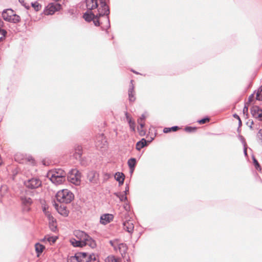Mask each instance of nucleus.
<instances>
[{
  "label": "nucleus",
  "instance_id": "f257e3e1",
  "mask_svg": "<svg viewBox=\"0 0 262 262\" xmlns=\"http://www.w3.org/2000/svg\"><path fill=\"white\" fill-rule=\"evenodd\" d=\"M86 6L87 11L83 14V18L88 22L91 21L94 18H98L104 14H110L108 12H105L104 7L99 6L97 0H86Z\"/></svg>",
  "mask_w": 262,
  "mask_h": 262
},
{
  "label": "nucleus",
  "instance_id": "f03ea898",
  "mask_svg": "<svg viewBox=\"0 0 262 262\" xmlns=\"http://www.w3.org/2000/svg\"><path fill=\"white\" fill-rule=\"evenodd\" d=\"M68 262H99L96 256L93 254H89L85 252H79L75 255L70 257Z\"/></svg>",
  "mask_w": 262,
  "mask_h": 262
},
{
  "label": "nucleus",
  "instance_id": "7ed1b4c3",
  "mask_svg": "<svg viewBox=\"0 0 262 262\" xmlns=\"http://www.w3.org/2000/svg\"><path fill=\"white\" fill-rule=\"evenodd\" d=\"M56 197L59 202L69 204L74 200V195L68 189H63L57 193Z\"/></svg>",
  "mask_w": 262,
  "mask_h": 262
},
{
  "label": "nucleus",
  "instance_id": "20e7f679",
  "mask_svg": "<svg viewBox=\"0 0 262 262\" xmlns=\"http://www.w3.org/2000/svg\"><path fill=\"white\" fill-rule=\"evenodd\" d=\"M21 209L23 212H29L31 209V206L33 204L32 200L27 196L21 195L20 196Z\"/></svg>",
  "mask_w": 262,
  "mask_h": 262
},
{
  "label": "nucleus",
  "instance_id": "39448f33",
  "mask_svg": "<svg viewBox=\"0 0 262 262\" xmlns=\"http://www.w3.org/2000/svg\"><path fill=\"white\" fill-rule=\"evenodd\" d=\"M68 178L71 183L78 185L80 182L81 173L76 169H73L70 171Z\"/></svg>",
  "mask_w": 262,
  "mask_h": 262
},
{
  "label": "nucleus",
  "instance_id": "423d86ee",
  "mask_svg": "<svg viewBox=\"0 0 262 262\" xmlns=\"http://www.w3.org/2000/svg\"><path fill=\"white\" fill-rule=\"evenodd\" d=\"M26 187L34 189L38 188L41 185V182L37 178H32L25 181L24 183Z\"/></svg>",
  "mask_w": 262,
  "mask_h": 262
},
{
  "label": "nucleus",
  "instance_id": "0eeeda50",
  "mask_svg": "<svg viewBox=\"0 0 262 262\" xmlns=\"http://www.w3.org/2000/svg\"><path fill=\"white\" fill-rule=\"evenodd\" d=\"M61 5L58 4H51L49 5L45 11V13L46 15H52L55 11L59 10L60 9Z\"/></svg>",
  "mask_w": 262,
  "mask_h": 262
},
{
  "label": "nucleus",
  "instance_id": "6e6552de",
  "mask_svg": "<svg viewBox=\"0 0 262 262\" xmlns=\"http://www.w3.org/2000/svg\"><path fill=\"white\" fill-rule=\"evenodd\" d=\"M50 180L56 185L61 184L66 181V178L58 175H54L53 173L49 172L48 174Z\"/></svg>",
  "mask_w": 262,
  "mask_h": 262
},
{
  "label": "nucleus",
  "instance_id": "1a4fd4ad",
  "mask_svg": "<svg viewBox=\"0 0 262 262\" xmlns=\"http://www.w3.org/2000/svg\"><path fill=\"white\" fill-rule=\"evenodd\" d=\"M251 113L254 118L257 119L259 121H262V110L258 106H252L251 108Z\"/></svg>",
  "mask_w": 262,
  "mask_h": 262
},
{
  "label": "nucleus",
  "instance_id": "9d476101",
  "mask_svg": "<svg viewBox=\"0 0 262 262\" xmlns=\"http://www.w3.org/2000/svg\"><path fill=\"white\" fill-rule=\"evenodd\" d=\"M133 82V80H130L129 87L128 90L129 101L130 102H134L136 100L135 92L134 90Z\"/></svg>",
  "mask_w": 262,
  "mask_h": 262
},
{
  "label": "nucleus",
  "instance_id": "9b49d317",
  "mask_svg": "<svg viewBox=\"0 0 262 262\" xmlns=\"http://www.w3.org/2000/svg\"><path fill=\"white\" fill-rule=\"evenodd\" d=\"M108 15L109 14H104L103 16H100V17H102V19H101V27L103 30H106L110 27Z\"/></svg>",
  "mask_w": 262,
  "mask_h": 262
},
{
  "label": "nucleus",
  "instance_id": "f8f14e48",
  "mask_svg": "<svg viewBox=\"0 0 262 262\" xmlns=\"http://www.w3.org/2000/svg\"><path fill=\"white\" fill-rule=\"evenodd\" d=\"M96 146L98 148H102L106 145V141L103 134L99 135L96 138Z\"/></svg>",
  "mask_w": 262,
  "mask_h": 262
},
{
  "label": "nucleus",
  "instance_id": "ddd939ff",
  "mask_svg": "<svg viewBox=\"0 0 262 262\" xmlns=\"http://www.w3.org/2000/svg\"><path fill=\"white\" fill-rule=\"evenodd\" d=\"M114 216L109 213L102 214L100 218V223L103 225H106L113 221Z\"/></svg>",
  "mask_w": 262,
  "mask_h": 262
},
{
  "label": "nucleus",
  "instance_id": "4468645a",
  "mask_svg": "<svg viewBox=\"0 0 262 262\" xmlns=\"http://www.w3.org/2000/svg\"><path fill=\"white\" fill-rule=\"evenodd\" d=\"M124 229L128 233H132L134 231V225L133 221L128 220L123 224Z\"/></svg>",
  "mask_w": 262,
  "mask_h": 262
},
{
  "label": "nucleus",
  "instance_id": "2eb2a0df",
  "mask_svg": "<svg viewBox=\"0 0 262 262\" xmlns=\"http://www.w3.org/2000/svg\"><path fill=\"white\" fill-rule=\"evenodd\" d=\"M74 235H75L76 239L82 242H84L85 239L89 237L88 234H87L85 232L80 230L75 231Z\"/></svg>",
  "mask_w": 262,
  "mask_h": 262
},
{
  "label": "nucleus",
  "instance_id": "dca6fc26",
  "mask_svg": "<svg viewBox=\"0 0 262 262\" xmlns=\"http://www.w3.org/2000/svg\"><path fill=\"white\" fill-rule=\"evenodd\" d=\"M14 11L12 9H6L3 11L2 15L3 18L7 21H9Z\"/></svg>",
  "mask_w": 262,
  "mask_h": 262
},
{
  "label": "nucleus",
  "instance_id": "f3484780",
  "mask_svg": "<svg viewBox=\"0 0 262 262\" xmlns=\"http://www.w3.org/2000/svg\"><path fill=\"white\" fill-rule=\"evenodd\" d=\"M127 249L128 247L126 244L124 243H119L117 248V251H118L119 252L122 257H125Z\"/></svg>",
  "mask_w": 262,
  "mask_h": 262
},
{
  "label": "nucleus",
  "instance_id": "a211bd4d",
  "mask_svg": "<svg viewBox=\"0 0 262 262\" xmlns=\"http://www.w3.org/2000/svg\"><path fill=\"white\" fill-rule=\"evenodd\" d=\"M56 210L59 214L64 216H67L69 215V211L64 205H61L59 206L56 205Z\"/></svg>",
  "mask_w": 262,
  "mask_h": 262
},
{
  "label": "nucleus",
  "instance_id": "6ab92c4d",
  "mask_svg": "<svg viewBox=\"0 0 262 262\" xmlns=\"http://www.w3.org/2000/svg\"><path fill=\"white\" fill-rule=\"evenodd\" d=\"M71 244L75 247H82L85 246V243L76 238H72L70 240Z\"/></svg>",
  "mask_w": 262,
  "mask_h": 262
},
{
  "label": "nucleus",
  "instance_id": "aec40b11",
  "mask_svg": "<svg viewBox=\"0 0 262 262\" xmlns=\"http://www.w3.org/2000/svg\"><path fill=\"white\" fill-rule=\"evenodd\" d=\"M98 2L100 3V5L101 6V7H104V9H105V12L110 13V7L108 6V4L110 2V0H97V3H98Z\"/></svg>",
  "mask_w": 262,
  "mask_h": 262
},
{
  "label": "nucleus",
  "instance_id": "412c9836",
  "mask_svg": "<svg viewBox=\"0 0 262 262\" xmlns=\"http://www.w3.org/2000/svg\"><path fill=\"white\" fill-rule=\"evenodd\" d=\"M136 162V159L134 158H132L128 160L127 164L129 168L130 173L133 172V171H134Z\"/></svg>",
  "mask_w": 262,
  "mask_h": 262
},
{
  "label": "nucleus",
  "instance_id": "4be33fe9",
  "mask_svg": "<svg viewBox=\"0 0 262 262\" xmlns=\"http://www.w3.org/2000/svg\"><path fill=\"white\" fill-rule=\"evenodd\" d=\"M82 155V148L81 146H78L75 148V153L73 154V157L76 159L79 160L81 158V156Z\"/></svg>",
  "mask_w": 262,
  "mask_h": 262
},
{
  "label": "nucleus",
  "instance_id": "5701e85b",
  "mask_svg": "<svg viewBox=\"0 0 262 262\" xmlns=\"http://www.w3.org/2000/svg\"><path fill=\"white\" fill-rule=\"evenodd\" d=\"M84 242L85 243V246L88 245L92 248H94L96 247V243L95 241L89 235V237L86 238Z\"/></svg>",
  "mask_w": 262,
  "mask_h": 262
},
{
  "label": "nucleus",
  "instance_id": "b1692460",
  "mask_svg": "<svg viewBox=\"0 0 262 262\" xmlns=\"http://www.w3.org/2000/svg\"><path fill=\"white\" fill-rule=\"evenodd\" d=\"M49 172H51V173H53L54 175H58L59 176L65 178L67 176L66 172L60 168L56 169L54 170L50 171Z\"/></svg>",
  "mask_w": 262,
  "mask_h": 262
},
{
  "label": "nucleus",
  "instance_id": "393cba45",
  "mask_svg": "<svg viewBox=\"0 0 262 262\" xmlns=\"http://www.w3.org/2000/svg\"><path fill=\"white\" fill-rule=\"evenodd\" d=\"M20 21V17L18 15H17L15 13H14V12H13L8 22L13 24H17L19 23Z\"/></svg>",
  "mask_w": 262,
  "mask_h": 262
},
{
  "label": "nucleus",
  "instance_id": "a878e982",
  "mask_svg": "<svg viewBox=\"0 0 262 262\" xmlns=\"http://www.w3.org/2000/svg\"><path fill=\"white\" fill-rule=\"evenodd\" d=\"M49 227L53 232H56L57 230V223L56 219L52 218L51 220L49 221Z\"/></svg>",
  "mask_w": 262,
  "mask_h": 262
},
{
  "label": "nucleus",
  "instance_id": "bb28decb",
  "mask_svg": "<svg viewBox=\"0 0 262 262\" xmlns=\"http://www.w3.org/2000/svg\"><path fill=\"white\" fill-rule=\"evenodd\" d=\"M120 258L115 256L114 255H110L105 259V262H121Z\"/></svg>",
  "mask_w": 262,
  "mask_h": 262
},
{
  "label": "nucleus",
  "instance_id": "cd10ccee",
  "mask_svg": "<svg viewBox=\"0 0 262 262\" xmlns=\"http://www.w3.org/2000/svg\"><path fill=\"white\" fill-rule=\"evenodd\" d=\"M146 140L143 138L140 141H138L136 145V148L138 150H140L141 148L146 145Z\"/></svg>",
  "mask_w": 262,
  "mask_h": 262
},
{
  "label": "nucleus",
  "instance_id": "c85d7f7f",
  "mask_svg": "<svg viewBox=\"0 0 262 262\" xmlns=\"http://www.w3.org/2000/svg\"><path fill=\"white\" fill-rule=\"evenodd\" d=\"M125 116L127 120H128V124L129 125V127L130 129L134 131L135 129V122L134 121H133L131 118L128 115L127 113H125Z\"/></svg>",
  "mask_w": 262,
  "mask_h": 262
},
{
  "label": "nucleus",
  "instance_id": "c756f323",
  "mask_svg": "<svg viewBox=\"0 0 262 262\" xmlns=\"http://www.w3.org/2000/svg\"><path fill=\"white\" fill-rule=\"evenodd\" d=\"M35 250L38 255L43 252V249L45 248V246L39 243L35 244Z\"/></svg>",
  "mask_w": 262,
  "mask_h": 262
},
{
  "label": "nucleus",
  "instance_id": "7c9ffc66",
  "mask_svg": "<svg viewBox=\"0 0 262 262\" xmlns=\"http://www.w3.org/2000/svg\"><path fill=\"white\" fill-rule=\"evenodd\" d=\"M115 195L118 197L121 202L127 201V197L125 194H122L120 192H116Z\"/></svg>",
  "mask_w": 262,
  "mask_h": 262
},
{
  "label": "nucleus",
  "instance_id": "2f4dec72",
  "mask_svg": "<svg viewBox=\"0 0 262 262\" xmlns=\"http://www.w3.org/2000/svg\"><path fill=\"white\" fill-rule=\"evenodd\" d=\"M110 244L113 247L114 250L116 252H117V248H118V245L119 244V240L117 239H114V240H113V241H110Z\"/></svg>",
  "mask_w": 262,
  "mask_h": 262
},
{
  "label": "nucleus",
  "instance_id": "473e14b6",
  "mask_svg": "<svg viewBox=\"0 0 262 262\" xmlns=\"http://www.w3.org/2000/svg\"><path fill=\"white\" fill-rule=\"evenodd\" d=\"M179 129L178 126H174L171 127H165L163 129V132L165 133H169L171 131L176 132Z\"/></svg>",
  "mask_w": 262,
  "mask_h": 262
},
{
  "label": "nucleus",
  "instance_id": "72a5a7b5",
  "mask_svg": "<svg viewBox=\"0 0 262 262\" xmlns=\"http://www.w3.org/2000/svg\"><path fill=\"white\" fill-rule=\"evenodd\" d=\"M57 239V237L56 236H45L43 239V241H47L50 244L54 243L56 239Z\"/></svg>",
  "mask_w": 262,
  "mask_h": 262
},
{
  "label": "nucleus",
  "instance_id": "f704fd0d",
  "mask_svg": "<svg viewBox=\"0 0 262 262\" xmlns=\"http://www.w3.org/2000/svg\"><path fill=\"white\" fill-rule=\"evenodd\" d=\"M31 6L34 8L36 11L40 10L41 8V5L39 4L37 2H32Z\"/></svg>",
  "mask_w": 262,
  "mask_h": 262
},
{
  "label": "nucleus",
  "instance_id": "c9c22d12",
  "mask_svg": "<svg viewBox=\"0 0 262 262\" xmlns=\"http://www.w3.org/2000/svg\"><path fill=\"white\" fill-rule=\"evenodd\" d=\"M257 100L262 101V85L258 89L256 95Z\"/></svg>",
  "mask_w": 262,
  "mask_h": 262
},
{
  "label": "nucleus",
  "instance_id": "e433bc0d",
  "mask_svg": "<svg viewBox=\"0 0 262 262\" xmlns=\"http://www.w3.org/2000/svg\"><path fill=\"white\" fill-rule=\"evenodd\" d=\"M115 177L116 180L118 181L123 179H124L125 175L122 172H117L116 173Z\"/></svg>",
  "mask_w": 262,
  "mask_h": 262
},
{
  "label": "nucleus",
  "instance_id": "4c0bfd02",
  "mask_svg": "<svg viewBox=\"0 0 262 262\" xmlns=\"http://www.w3.org/2000/svg\"><path fill=\"white\" fill-rule=\"evenodd\" d=\"M7 32L5 29L0 30V41L3 40L5 39Z\"/></svg>",
  "mask_w": 262,
  "mask_h": 262
},
{
  "label": "nucleus",
  "instance_id": "58836bf2",
  "mask_svg": "<svg viewBox=\"0 0 262 262\" xmlns=\"http://www.w3.org/2000/svg\"><path fill=\"white\" fill-rule=\"evenodd\" d=\"M256 137H257V141L258 142L262 143V129H260L258 130V132L256 135Z\"/></svg>",
  "mask_w": 262,
  "mask_h": 262
},
{
  "label": "nucleus",
  "instance_id": "ea45409f",
  "mask_svg": "<svg viewBox=\"0 0 262 262\" xmlns=\"http://www.w3.org/2000/svg\"><path fill=\"white\" fill-rule=\"evenodd\" d=\"M19 3L21 4L22 6H23L27 9H29L30 8L29 4L25 2V0H19Z\"/></svg>",
  "mask_w": 262,
  "mask_h": 262
},
{
  "label": "nucleus",
  "instance_id": "a19ab883",
  "mask_svg": "<svg viewBox=\"0 0 262 262\" xmlns=\"http://www.w3.org/2000/svg\"><path fill=\"white\" fill-rule=\"evenodd\" d=\"M80 161V163L82 166H86L88 165V161L85 159V158H81L79 159Z\"/></svg>",
  "mask_w": 262,
  "mask_h": 262
},
{
  "label": "nucleus",
  "instance_id": "79ce46f5",
  "mask_svg": "<svg viewBox=\"0 0 262 262\" xmlns=\"http://www.w3.org/2000/svg\"><path fill=\"white\" fill-rule=\"evenodd\" d=\"M100 17H99L98 18H95L93 20V23L96 26H99L101 25V19H100Z\"/></svg>",
  "mask_w": 262,
  "mask_h": 262
},
{
  "label": "nucleus",
  "instance_id": "37998d69",
  "mask_svg": "<svg viewBox=\"0 0 262 262\" xmlns=\"http://www.w3.org/2000/svg\"><path fill=\"white\" fill-rule=\"evenodd\" d=\"M195 130V127H193L191 126H187L185 128V130L189 133L194 132Z\"/></svg>",
  "mask_w": 262,
  "mask_h": 262
},
{
  "label": "nucleus",
  "instance_id": "c03bdc74",
  "mask_svg": "<svg viewBox=\"0 0 262 262\" xmlns=\"http://www.w3.org/2000/svg\"><path fill=\"white\" fill-rule=\"evenodd\" d=\"M209 121V118L208 117H206V118L202 119L201 120H199L198 122H199V123L202 124L205 123L206 122H207Z\"/></svg>",
  "mask_w": 262,
  "mask_h": 262
},
{
  "label": "nucleus",
  "instance_id": "a18cd8bd",
  "mask_svg": "<svg viewBox=\"0 0 262 262\" xmlns=\"http://www.w3.org/2000/svg\"><path fill=\"white\" fill-rule=\"evenodd\" d=\"M238 137L239 140L241 141V142L243 144L244 146H246V142L244 137L243 136L240 135H238Z\"/></svg>",
  "mask_w": 262,
  "mask_h": 262
},
{
  "label": "nucleus",
  "instance_id": "49530a36",
  "mask_svg": "<svg viewBox=\"0 0 262 262\" xmlns=\"http://www.w3.org/2000/svg\"><path fill=\"white\" fill-rule=\"evenodd\" d=\"M46 215L47 216L48 220H51L52 218H54L49 211H46L45 209L43 210Z\"/></svg>",
  "mask_w": 262,
  "mask_h": 262
},
{
  "label": "nucleus",
  "instance_id": "de8ad7c7",
  "mask_svg": "<svg viewBox=\"0 0 262 262\" xmlns=\"http://www.w3.org/2000/svg\"><path fill=\"white\" fill-rule=\"evenodd\" d=\"M253 163H254V165L255 168L257 169H258V168L260 167V165L258 163V161L254 158H253Z\"/></svg>",
  "mask_w": 262,
  "mask_h": 262
},
{
  "label": "nucleus",
  "instance_id": "09e8293b",
  "mask_svg": "<svg viewBox=\"0 0 262 262\" xmlns=\"http://www.w3.org/2000/svg\"><path fill=\"white\" fill-rule=\"evenodd\" d=\"M248 103H245V106L244 107L243 112L244 114H247L248 113Z\"/></svg>",
  "mask_w": 262,
  "mask_h": 262
},
{
  "label": "nucleus",
  "instance_id": "8fccbe9b",
  "mask_svg": "<svg viewBox=\"0 0 262 262\" xmlns=\"http://www.w3.org/2000/svg\"><path fill=\"white\" fill-rule=\"evenodd\" d=\"M129 189V185L127 184H126L125 189L123 192L125 194V195H127V193H128Z\"/></svg>",
  "mask_w": 262,
  "mask_h": 262
},
{
  "label": "nucleus",
  "instance_id": "3c124183",
  "mask_svg": "<svg viewBox=\"0 0 262 262\" xmlns=\"http://www.w3.org/2000/svg\"><path fill=\"white\" fill-rule=\"evenodd\" d=\"M254 95L253 94H251L248 98V104L250 102H251L253 100Z\"/></svg>",
  "mask_w": 262,
  "mask_h": 262
},
{
  "label": "nucleus",
  "instance_id": "603ef678",
  "mask_svg": "<svg viewBox=\"0 0 262 262\" xmlns=\"http://www.w3.org/2000/svg\"><path fill=\"white\" fill-rule=\"evenodd\" d=\"M145 118V117L144 115H142L141 117L138 119V122L140 123V121H142L143 120H144Z\"/></svg>",
  "mask_w": 262,
  "mask_h": 262
},
{
  "label": "nucleus",
  "instance_id": "864d4df0",
  "mask_svg": "<svg viewBox=\"0 0 262 262\" xmlns=\"http://www.w3.org/2000/svg\"><path fill=\"white\" fill-rule=\"evenodd\" d=\"M3 26H4V22L2 20V19L0 18V30L3 29L2 28L3 27Z\"/></svg>",
  "mask_w": 262,
  "mask_h": 262
},
{
  "label": "nucleus",
  "instance_id": "5fc2aeb1",
  "mask_svg": "<svg viewBox=\"0 0 262 262\" xmlns=\"http://www.w3.org/2000/svg\"><path fill=\"white\" fill-rule=\"evenodd\" d=\"M233 117L235 119H237L238 120H241V118L240 117H239V116L238 115H237L236 114H234L233 115Z\"/></svg>",
  "mask_w": 262,
  "mask_h": 262
},
{
  "label": "nucleus",
  "instance_id": "6e6d98bb",
  "mask_svg": "<svg viewBox=\"0 0 262 262\" xmlns=\"http://www.w3.org/2000/svg\"><path fill=\"white\" fill-rule=\"evenodd\" d=\"M124 181V179H121L119 181H118L119 186L122 185L123 184Z\"/></svg>",
  "mask_w": 262,
  "mask_h": 262
},
{
  "label": "nucleus",
  "instance_id": "4d7b16f0",
  "mask_svg": "<svg viewBox=\"0 0 262 262\" xmlns=\"http://www.w3.org/2000/svg\"><path fill=\"white\" fill-rule=\"evenodd\" d=\"M139 132H140V134L141 135H144L145 134V132L142 130H140L139 128H138Z\"/></svg>",
  "mask_w": 262,
  "mask_h": 262
},
{
  "label": "nucleus",
  "instance_id": "13d9d810",
  "mask_svg": "<svg viewBox=\"0 0 262 262\" xmlns=\"http://www.w3.org/2000/svg\"><path fill=\"white\" fill-rule=\"evenodd\" d=\"M124 208L126 210H128L129 209V207L128 206L127 203H126L125 205L124 206Z\"/></svg>",
  "mask_w": 262,
  "mask_h": 262
},
{
  "label": "nucleus",
  "instance_id": "bf43d9fd",
  "mask_svg": "<svg viewBox=\"0 0 262 262\" xmlns=\"http://www.w3.org/2000/svg\"><path fill=\"white\" fill-rule=\"evenodd\" d=\"M139 124H140V127L142 128L144 127V123H142V121H140V123H138Z\"/></svg>",
  "mask_w": 262,
  "mask_h": 262
},
{
  "label": "nucleus",
  "instance_id": "052dcab7",
  "mask_svg": "<svg viewBox=\"0 0 262 262\" xmlns=\"http://www.w3.org/2000/svg\"><path fill=\"white\" fill-rule=\"evenodd\" d=\"M244 154L246 156L247 155V148H246V146H244Z\"/></svg>",
  "mask_w": 262,
  "mask_h": 262
},
{
  "label": "nucleus",
  "instance_id": "680f3d73",
  "mask_svg": "<svg viewBox=\"0 0 262 262\" xmlns=\"http://www.w3.org/2000/svg\"><path fill=\"white\" fill-rule=\"evenodd\" d=\"M242 124L241 120H238V127H239Z\"/></svg>",
  "mask_w": 262,
  "mask_h": 262
},
{
  "label": "nucleus",
  "instance_id": "e2e57ef3",
  "mask_svg": "<svg viewBox=\"0 0 262 262\" xmlns=\"http://www.w3.org/2000/svg\"><path fill=\"white\" fill-rule=\"evenodd\" d=\"M133 71V72H134V73H136V74H138V73H137V72H135V71Z\"/></svg>",
  "mask_w": 262,
  "mask_h": 262
},
{
  "label": "nucleus",
  "instance_id": "0e129e2a",
  "mask_svg": "<svg viewBox=\"0 0 262 262\" xmlns=\"http://www.w3.org/2000/svg\"><path fill=\"white\" fill-rule=\"evenodd\" d=\"M237 131L239 132L240 131V129H239V127L237 129Z\"/></svg>",
  "mask_w": 262,
  "mask_h": 262
}]
</instances>
